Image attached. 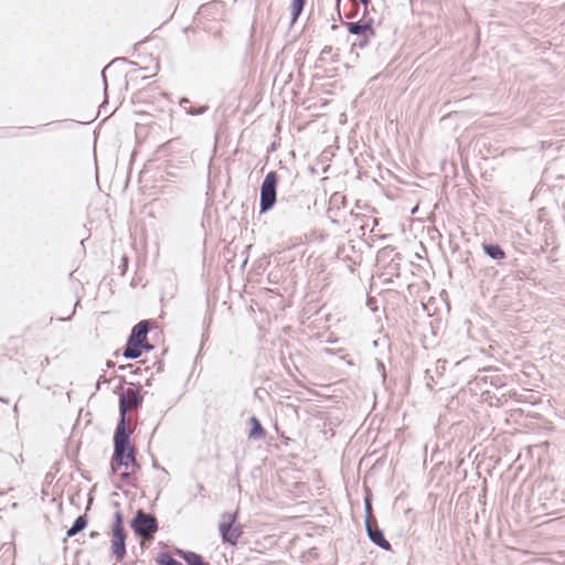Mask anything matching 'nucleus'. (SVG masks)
I'll return each mask as SVG.
<instances>
[{"mask_svg":"<svg viewBox=\"0 0 565 565\" xmlns=\"http://www.w3.org/2000/svg\"><path fill=\"white\" fill-rule=\"evenodd\" d=\"M278 182L277 172L270 171L266 174L260 188V211L266 212L276 202V186Z\"/></svg>","mask_w":565,"mask_h":565,"instance_id":"nucleus-4","label":"nucleus"},{"mask_svg":"<svg viewBox=\"0 0 565 565\" xmlns=\"http://www.w3.org/2000/svg\"><path fill=\"white\" fill-rule=\"evenodd\" d=\"M120 416V422L118 423L114 435V447H131L129 440L131 429L126 423V416Z\"/></svg>","mask_w":565,"mask_h":565,"instance_id":"nucleus-7","label":"nucleus"},{"mask_svg":"<svg viewBox=\"0 0 565 565\" xmlns=\"http://www.w3.org/2000/svg\"><path fill=\"white\" fill-rule=\"evenodd\" d=\"M157 563L159 565H182L177 559H174L169 553H160L157 556Z\"/></svg>","mask_w":565,"mask_h":565,"instance_id":"nucleus-15","label":"nucleus"},{"mask_svg":"<svg viewBox=\"0 0 565 565\" xmlns=\"http://www.w3.org/2000/svg\"><path fill=\"white\" fill-rule=\"evenodd\" d=\"M86 525H87V519L85 515L78 516L73 524V526L77 530V532L83 531L86 527Z\"/></svg>","mask_w":565,"mask_h":565,"instance_id":"nucleus-16","label":"nucleus"},{"mask_svg":"<svg viewBox=\"0 0 565 565\" xmlns=\"http://www.w3.org/2000/svg\"><path fill=\"white\" fill-rule=\"evenodd\" d=\"M306 3V0H291V3H290V10H291V22H296L297 19L299 18L302 9H303V6Z\"/></svg>","mask_w":565,"mask_h":565,"instance_id":"nucleus-13","label":"nucleus"},{"mask_svg":"<svg viewBox=\"0 0 565 565\" xmlns=\"http://www.w3.org/2000/svg\"><path fill=\"white\" fill-rule=\"evenodd\" d=\"M141 403L142 396L139 387L129 386L125 388L119 397L120 415L126 416L128 412L139 407Z\"/></svg>","mask_w":565,"mask_h":565,"instance_id":"nucleus-5","label":"nucleus"},{"mask_svg":"<svg viewBox=\"0 0 565 565\" xmlns=\"http://www.w3.org/2000/svg\"><path fill=\"white\" fill-rule=\"evenodd\" d=\"M347 28L352 34H361L367 30H372L370 24H359L354 22L347 23Z\"/></svg>","mask_w":565,"mask_h":565,"instance_id":"nucleus-14","label":"nucleus"},{"mask_svg":"<svg viewBox=\"0 0 565 565\" xmlns=\"http://www.w3.org/2000/svg\"><path fill=\"white\" fill-rule=\"evenodd\" d=\"M148 331L149 321L147 320L140 321L132 328L122 353L125 358L137 359L142 354L143 350L152 349V345L149 344L147 339Z\"/></svg>","mask_w":565,"mask_h":565,"instance_id":"nucleus-2","label":"nucleus"},{"mask_svg":"<svg viewBox=\"0 0 565 565\" xmlns=\"http://www.w3.org/2000/svg\"><path fill=\"white\" fill-rule=\"evenodd\" d=\"M115 521L111 527L110 551L117 562H121L126 556L127 534L124 527V518L120 511L114 516Z\"/></svg>","mask_w":565,"mask_h":565,"instance_id":"nucleus-3","label":"nucleus"},{"mask_svg":"<svg viewBox=\"0 0 565 565\" xmlns=\"http://www.w3.org/2000/svg\"><path fill=\"white\" fill-rule=\"evenodd\" d=\"M132 527L138 535L143 537H150L158 529L156 519L141 511L137 513Z\"/></svg>","mask_w":565,"mask_h":565,"instance_id":"nucleus-6","label":"nucleus"},{"mask_svg":"<svg viewBox=\"0 0 565 565\" xmlns=\"http://www.w3.org/2000/svg\"><path fill=\"white\" fill-rule=\"evenodd\" d=\"M220 532L222 534L223 540L231 544H236L242 534V531L238 527L233 526L232 521L228 523H221Z\"/></svg>","mask_w":565,"mask_h":565,"instance_id":"nucleus-9","label":"nucleus"},{"mask_svg":"<svg viewBox=\"0 0 565 565\" xmlns=\"http://www.w3.org/2000/svg\"><path fill=\"white\" fill-rule=\"evenodd\" d=\"M249 424L252 426L250 431L248 434L249 438L257 439V438H264L266 433L263 426L260 425V422L256 417H252L249 419Z\"/></svg>","mask_w":565,"mask_h":565,"instance_id":"nucleus-10","label":"nucleus"},{"mask_svg":"<svg viewBox=\"0 0 565 565\" xmlns=\"http://www.w3.org/2000/svg\"><path fill=\"white\" fill-rule=\"evenodd\" d=\"M354 14L355 13L353 11H350V12L345 13L344 15L347 19H352L354 17Z\"/></svg>","mask_w":565,"mask_h":565,"instance_id":"nucleus-18","label":"nucleus"},{"mask_svg":"<svg viewBox=\"0 0 565 565\" xmlns=\"http://www.w3.org/2000/svg\"><path fill=\"white\" fill-rule=\"evenodd\" d=\"M77 530L72 526L68 531H67V536L71 537V536H74L75 534H77Z\"/></svg>","mask_w":565,"mask_h":565,"instance_id":"nucleus-17","label":"nucleus"},{"mask_svg":"<svg viewBox=\"0 0 565 565\" xmlns=\"http://www.w3.org/2000/svg\"><path fill=\"white\" fill-rule=\"evenodd\" d=\"M159 71V62L156 61L154 63V66H153V75Z\"/></svg>","mask_w":565,"mask_h":565,"instance_id":"nucleus-19","label":"nucleus"},{"mask_svg":"<svg viewBox=\"0 0 565 565\" xmlns=\"http://www.w3.org/2000/svg\"><path fill=\"white\" fill-rule=\"evenodd\" d=\"M110 468L114 476L124 486L135 487L140 465L136 459V449L131 447H114L110 460Z\"/></svg>","mask_w":565,"mask_h":565,"instance_id":"nucleus-1","label":"nucleus"},{"mask_svg":"<svg viewBox=\"0 0 565 565\" xmlns=\"http://www.w3.org/2000/svg\"><path fill=\"white\" fill-rule=\"evenodd\" d=\"M340 3H341V0H337V9H338V11L340 10Z\"/></svg>","mask_w":565,"mask_h":565,"instance_id":"nucleus-20","label":"nucleus"},{"mask_svg":"<svg viewBox=\"0 0 565 565\" xmlns=\"http://www.w3.org/2000/svg\"><path fill=\"white\" fill-rule=\"evenodd\" d=\"M483 250L493 259H503L505 257L504 250L499 245L483 244Z\"/></svg>","mask_w":565,"mask_h":565,"instance_id":"nucleus-11","label":"nucleus"},{"mask_svg":"<svg viewBox=\"0 0 565 565\" xmlns=\"http://www.w3.org/2000/svg\"><path fill=\"white\" fill-rule=\"evenodd\" d=\"M366 531L369 534L370 540L379 545L380 547L384 548L385 551H391L392 546L390 542L384 537L383 532L379 529L377 524L371 521H366Z\"/></svg>","mask_w":565,"mask_h":565,"instance_id":"nucleus-8","label":"nucleus"},{"mask_svg":"<svg viewBox=\"0 0 565 565\" xmlns=\"http://www.w3.org/2000/svg\"><path fill=\"white\" fill-rule=\"evenodd\" d=\"M182 557L188 565H209L200 555L193 552H183Z\"/></svg>","mask_w":565,"mask_h":565,"instance_id":"nucleus-12","label":"nucleus"},{"mask_svg":"<svg viewBox=\"0 0 565 565\" xmlns=\"http://www.w3.org/2000/svg\"><path fill=\"white\" fill-rule=\"evenodd\" d=\"M97 535H98V533H97V532H92V533H90V536H92V537H95V536H97Z\"/></svg>","mask_w":565,"mask_h":565,"instance_id":"nucleus-21","label":"nucleus"}]
</instances>
